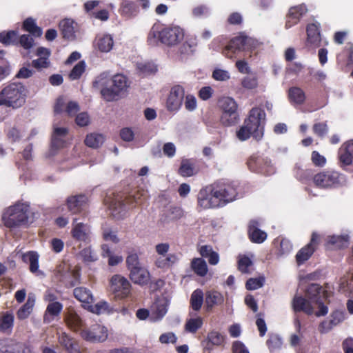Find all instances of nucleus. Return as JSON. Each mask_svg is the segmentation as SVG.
Segmentation results:
<instances>
[{"mask_svg": "<svg viewBox=\"0 0 353 353\" xmlns=\"http://www.w3.org/2000/svg\"><path fill=\"white\" fill-rule=\"evenodd\" d=\"M236 195V189L229 184L216 188L206 187L198 194V205L203 209L221 207L233 201Z\"/></svg>", "mask_w": 353, "mask_h": 353, "instance_id": "1", "label": "nucleus"}, {"mask_svg": "<svg viewBox=\"0 0 353 353\" xmlns=\"http://www.w3.org/2000/svg\"><path fill=\"white\" fill-rule=\"evenodd\" d=\"M265 112L259 108H252L249 117L245 119L243 124L236 131V137L241 141L248 140L253 137L256 140H260L263 136L265 124Z\"/></svg>", "mask_w": 353, "mask_h": 353, "instance_id": "2", "label": "nucleus"}, {"mask_svg": "<svg viewBox=\"0 0 353 353\" xmlns=\"http://www.w3.org/2000/svg\"><path fill=\"white\" fill-rule=\"evenodd\" d=\"M108 80V74L102 73L93 82L94 87L102 88L101 94L103 99L108 101L117 99L121 94L125 92L130 86L127 77L121 74H117L112 77L111 80L112 88L104 87L107 85Z\"/></svg>", "mask_w": 353, "mask_h": 353, "instance_id": "3", "label": "nucleus"}, {"mask_svg": "<svg viewBox=\"0 0 353 353\" xmlns=\"http://www.w3.org/2000/svg\"><path fill=\"white\" fill-rule=\"evenodd\" d=\"M30 208L26 203H17L8 208L3 214L4 225L10 229L16 228L31 223Z\"/></svg>", "mask_w": 353, "mask_h": 353, "instance_id": "4", "label": "nucleus"}, {"mask_svg": "<svg viewBox=\"0 0 353 353\" xmlns=\"http://www.w3.org/2000/svg\"><path fill=\"white\" fill-rule=\"evenodd\" d=\"M26 88L21 83H10L0 91V106L17 109L26 102Z\"/></svg>", "mask_w": 353, "mask_h": 353, "instance_id": "5", "label": "nucleus"}, {"mask_svg": "<svg viewBox=\"0 0 353 353\" xmlns=\"http://www.w3.org/2000/svg\"><path fill=\"white\" fill-rule=\"evenodd\" d=\"M142 196H143V194L140 192H137L134 195H130L124 199L120 194H117L114 195L113 197L108 196L105 199V201L106 203H108L109 208L112 210V215L115 218L120 219L123 214L129 208L134 206V203L142 204Z\"/></svg>", "mask_w": 353, "mask_h": 353, "instance_id": "6", "label": "nucleus"}, {"mask_svg": "<svg viewBox=\"0 0 353 353\" xmlns=\"http://www.w3.org/2000/svg\"><path fill=\"white\" fill-rule=\"evenodd\" d=\"M218 105L221 110L220 121L224 125H234L239 119L238 105L231 97H225L219 100Z\"/></svg>", "mask_w": 353, "mask_h": 353, "instance_id": "7", "label": "nucleus"}, {"mask_svg": "<svg viewBox=\"0 0 353 353\" xmlns=\"http://www.w3.org/2000/svg\"><path fill=\"white\" fill-rule=\"evenodd\" d=\"M110 290L119 298L128 296L131 290V285L127 279L120 274H114L110 279Z\"/></svg>", "mask_w": 353, "mask_h": 353, "instance_id": "8", "label": "nucleus"}, {"mask_svg": "<svg viewBox=\"0 0 353 353\" xmlns=\"http://www.w3.org/2000/svg\"><path fill=\"white\" fill-rule=\"evenodd\" d=\"M340 174L337 172L327 170L321 172L314 176V183L320 188L336 187L340 183Z\"/></svg>", "mask_w": 353, "mask_h": 353, "instance_id": "9", "label": "nucleus"}, {"mask_svg": "<svg viewBox=\"0 0 353 353\" xmlns=\"http://www.w3.org/2000/svg\"><path fill=\"white\" fill-rule=\"evenodd\" d=\"M108 336V329L98 323H95L81 332V336L90 342H103L107 339Z\"/></svg>", "mask_w": 353, "mask_h": 353, "instance_id": "10", "label": "nucleus"}, {"mask_svg": "<svg viewBox=\"0 0 353 353\" xmlns=\"http://www.w3.org/2000/svg\"><path fill=\"white\" fill-rule=\"evenodd\" d=\"M185 97V91L182 86H173L166 101V108L169 112H177L181 107Z\"/></svg>", "mask_w": 353, "mask_h": 353, "instance_id": "11", "label": "nucleus"}, {"mask_svg": "<svg viewBox=\"0 0 353 353\" xmlns=\"http://www.w3.org/2000/svg\"><path fill=\"white\" fill-rule=\"evenodd\" d=\"M183 37V31L179 27H167L161 31L160 41L168 46H174L181 41Z\"/></svg>", "mask_w": 353, "mask_h": 353, "instance_id": "12", "label": "nucleus"}, {"mask_svg": "<svg viewBox=\"0 0 353 353\" xmlns=\"http://www.w3.org/2000/svg\"><path fill=\"white\" fill-rule=\"evenodd\" d=\"M250 39L245 36H239L232 39L230 43L223 50V54L228 58L232 59L234 54L238 52L247 49Z\"/></svg>", "mask_w": 353, "mask_h": 353, "instance_id": "13", "label": "nucleus"}, {"mask_svg": "<svg viewBox=\"0 0 353 353\" xmlns=\"http://www.w3.org/2000/svg\"><path fill=\"white\" fill-rule=\"evenodd\" d=\"M318 239L319 236L313 232L310 242L297 252L296 260L299 265L304 263L312 255L317 246Z\"/></svg>", "mask_w": 353, "mask_h": 353, "instance_id": "14", "label": "nucleus"}, {"mask_svg": "<svg viewBox=\"0 0 353 353\" xmlns=\"http://www.w3.org/2000/svg\"><path fill=\"white\" fill-rule=\"evenodd\" d=\"M77 221L76 218L72 221V236L77 241L86 242L90 237V227L88 225Z\"/></svg>", "mask_w": 353, "mask_h": 353, "instance_id": "15", "label": "nucleus"}, {"mask_svg": "<svg viewBox=\"0 0 353 353\" xmlns=\"http://www.w3.org/2000/svg\"><path fill=\"white\" fill-rule=\"evenodd\" d=\"M88 197L85 194H77L68 196L66 205L68 211L72 214L79 213L85 206Z\"/></svg>", "mask_w": 353, "mask_h": 353, "instance_id": "16", "label": "nucleus"}, {"mask_svg": "<svg viewBox=\"0 0 353 353\" xmlns=\"http://www.w3.org/2000/svg\"><path fill=\"white\" fill-rule=\"evenodd\" d=\"M320 24L317 22L310 23L307 26V46L315 48L321 43Z\"/></svg>", "mask_w": 353, "mask_h": 353, "instance_id": "17", "label": "nucleus"}, {"mask_svg": "<svg viewBox=\"0 0 353 353\" xmlns=\"http://www.w3.org/2000/svg\"><path fill=\"white\" fill-rule=\"evenodd\" d=\"M68 130L67 128L58 127L54 125L52 136V147L59 149L65 146L68 140Z\"/></svg>", "mask_w": 353, "mask_h": 353, "instance_id": "18", "label": "nucleus"}, {"mask_svg": "<svg viewBox=\"0 0 353 353\" xmlns=\"http://www.w3.org/2000/svg\"><path fill=\"white\" fill-rule=\"evenodd\" d=\"M168 305L169 302L165 298L157 299L151 307V319L154 321L161 319L167 313Z\"/></svg>", "mask_w": 353, "mask_h": 353, "instance_id": "19", "label": "nucleus"}, {"mask_svg": "<svg viewBox=\"0 0 353 353\" xmlns=\"http://www.w3.org/2000/svg\"><path fill=\"white\" fill-rule=\"evenodd\" d=\"M307 11V10L304 5L292 7L287 16L285 28L288 29L296 24L299 21L301 17L305 14Z\"/></svg>", "mask_w": 353, "mask_h": 353, "instance_id": "20", "label": "nucleus"}, {"mask_svg": "<svg viewBox=\"0 0 353 353\" xmlns=\"http://www.w3.org/2000/svg\"><path fill=\"white\" fill-rule=\"evenodd\" d=\"M340 162L344 165L353 163V140L344 143L339 150Z\"/></svg>", "mask_w": 353, "mask_h": 353, "instance_id": "21", "label": "nucleus"}, {"mask_svg": "<svg viewBox=\"0 0 353 353\" xmlns=\"http://www.w3.org/2000/svg\"><path fill=\"white\" fill-rule=\"evenodd\" d=\"M130 279L138 285H143L150 281V273L145 268L140 266L130 272Z\"/></svg>", "mask_w": 353, "mask_h": 353, "instance_id": "22", "label": "nucleus"}, {"mask_svg": "<svg viewBox=\"0 0 353 353\" xmlns=\"http://www.w3.org/2000/svg\"><path fill=\"white\" fill-rule=\"evenodd\" d=\"M179 258L176 254L170 253L164 256H157L155 265L160 269H169L178 263Z\"/></svg>", "mask_w": 353, "mask_h": 353, "instance_id": "23", "label": "nucleus"}, {"mask_svg": "<svg viewBox=\"0 0 353 353\" xmlns=\"http://www.w3.org/2000/svg\"><path fill=\"white\" fill-rule=\"evenodd\" d=\"M39 258L37 252L34 251L28 252L22 255L23 261L29 264V269L32 273L43 275V272L39 270Z\"/></svg>", "mask_w": 353, "mask_h": 353, "instance_id": "24", "label": "nucleus"}, {"mask_svg": "<svg viewBox=\"0 0 353 353\" xmlns=\"http://www.w3.org/2000/svg\"><path fill=\"white\" fill-rule=\"evenodd\" d=\"M223 295L215 290H210L205 293V303L208 310H211L216 305H221L224 303Z\"/></svg>", "mask_w": 353, "mask_h": 353, "instance_id": "25", "label": "nucleus"}, {"mask_svg": "<svg viewBox=\"0 0 353 353\" xmlns=\"http://www.w3.org/2000/svg\"><path fill=\"white\" fill-rule=\"evenodd\" d=\"M59 342L68 353H81L76 341L65 332L59 334Z\"/></svg>", "mask_w": 353, "mask_h": 353, "instance_id": "26", "label": "nucleus"}, {"mask_svg": "<svg viewBox=\"0 0 353 353\" xmlns=\"http://www.w3.org/2000/svg\"><path fill=\"white\" fill-rule=\"evenodd\" d=\"M292 307L295 312L303 311L307 314L314 312V308L309 301L302 296H295L292 301Z\"/></svg>", "mask_w": 353, "mask_h": 353, "instance_id": "27", "label": "nucleus"}, {"mask_svg": "<svg viewBox=\"0 0 353 353\" xmlns=\"http://www.w3.org/2000/svg\"><path fill=\"white\" fill-rule=\"evenodd\" d=\"M249 236L252 242L263 243L267 238L266 232L258 228V222L251 221L249 225Z\"/></svg>", "mask_w": 353, "mask_h": 353, "instance_id": "28", "label": "nucleus"}, {"mask_svg": "<svg viewBox=\"0 0 353 353\" xmlns=\"http://www.w3.org/2000/svg\"><path fill=\"white\" fill-rule=\"evenodd\" d=\"M270 165V161L261 157L252 156L248 161L249 168L254 172H267L265 168Z\"/></svg>", "mask_w": 353, "mask_h": 353, "instance_id": "29", "label": "nucleus"}, {"mask_svg": "<svg viewBox=\"0 0 353 353\" xmlns=\"http://www.w3.org/2000/svg\"><path fill=\"white\" fill-rule=\"evenodd\" d=\"M95 45L101 52H108L112 49L113 38L110 34L100 35L97 38Z\"/></svg>", "mask_w": 353, "mask_h": 353, "instance_id": "30", "label": "nucleus"}, {"mask_svg": "<svg viewBox=\"0 0 353 353\" xmlns=\"http://www.w3.org/2000/svg\"><path fill=\"white\" fill-rule=\"evenodd\" d=\"M65 321L68 326L74 331L79 330L83 326V321L77 313L73 310L68 312Z\"/></svg>", "mask_w": 353, "mask_h": 353, "instance_id": "31", "label": "nucleus"}, {"mask_svg": "<svg viewBox=\"0 0 353 353\" xmlns=\"http://www.w3.org/2000/svg\"><path fill=\"white\" fill-rule=\"evenodd\" d=\"M191 268L199 276H205L208 271L206 262L202 258H194L191 261Z\"/></svg>", "mask_w": 353, "mask_h": 353, "instance_id": "32", "label": "nucleus"}, {"mask_svg": "<svg viewBox=\"0 0 353 353\" xmlns=\"http://www.w3.org/2000/svg\"><path fill=\"white\" fill-rule=\"evenodd\" d=\"M288 97L290 102L301 105L305 100V94L304 91L299 87H292L289 89Z\"/></svg>", "mask_w": 353, "mask_h": 353, "instance_id": "33", "label": "nucleus"}, {"mask_svg": "<svg viewBox=\"0 0 353 353\" xmlns=\"http://www.w3.org/2000/svg\"><path fill=\"white\" fill-rule=\"evenodd\" d=\"M73 294L74 297L82 303H90L93 301V296L91 292L86 288H76L73 290Z\"/></svg>", "mask_w": 353, "mask_h": 353, "instance_id": "34", "label": "nucleus"}, {"mask_svg": "<svg viewBox=\"0 0 353 353\" xmlns=\"http://www.w3.org/2000/svg\"><path fill=\"white\" fill-rule=\"evenodd\" d=\"M35 299L29 296L26 303L17 312V316L19 319H26L29 316L34 305Z\"/></svg>", "mask_w": 353, "mask_h": 353, "instance_id": "35", "label": "nucleus"}, {"mask_svg": "<svg viewBox=\"0 0 353 353\" xmlns=\"http://www.w3.org/2000/svg\"><path fill=\"white\" fill-rule=\"evenodd\" d=\"M61 34L64 38L73 39L74 37V21L70 19H64L59 23Z\"/></svg>", "mask_w": 353, "mask_h": 353, "instance_id": "36", "label": "nucleus"}, {"mask_svg": "<svg viewBox=\"0 0 353 353\" xmlns=\"http://www.w3.org/2000/svg\"><path fill=\"white\" fill-rule=\"evenodd\" d=\"M14 316L11 313H4L0 316V330L5 333H10L13 327Z\"/></svg>", "mask_w": 353, "mask_h": 353, "instance_id": "37", "label": "nucleus"}, {"mask_svg": "<svg viewBox=\"0 0 353 353\" xmlns=\"http://www.w3.org/2000/svg\"><path fill=\"white\" fill-rule=\"evenodd\" d=\"M121 14L126 17H131L137 12V6L134 0H121Z\"/></svg>", "mask_w": 353, "mask_h": 353, "instance_id": "38", "label": "nucleus"}, {"mask_svg": "<svg viewBox=\"0 0 353 353\" xmlns=\"http://www.w3.org/2000/svg\"><path fill=\"white\" fill-rule=\"evenodd\" d=\"M179 173L183 176L194 175L196 173L194 162L190 159L182 160Z\"/></svg>", "mask_w": 353, "mask_h": 353, "instance_id": "39", "label": "nucleus"}, {"mask_svg": "<svg viewBox=\"0 0 353 353\" xmlns=\"http://www.w3.org/2000/svg\"><path fill=\"white\" fill-rule=\"evenodd\" d=\"M183 215V211L181 208L178 206H170L164 212L163 216L165 221H171L180 219Z\"/></svg>", "mask_w": 353, "mask_h": 353, "instance_id": "40", "label": "nucleus"}, {"mask_svg": "<svg viewBox=\"0 0 353 353\" xmlns=\"http://www.w3.org/2000/svg\"><path fill=\"white\" fill-rule=\"evenodd\" d=\"M203 303V293L200 289L195 290L191 294L190 305L195 311H199Z\"/></svg>", "mask_w": 353, "mask_h": 353, "instance_id": "41", "label": "nucleus"}, {"mask_svg": "<svg viewBox=\"0 0 353 353\" xmlns=\"http://www.w3.org/2000/svg\"><path fill=\"white\" fill-rule=\"evenodd\" d=\"M23 27L25 30L30 32L34 37H40L42 34V30L37 26L35 21L32 18L26 19Z\"/></svg>", "mask_w": 353, "mask_h": 353, "instance_id": "42", "label": "nucleus"}, {"mask_svg": "<svg viewBox=\"0 0 353 353\" xmlns=\"http://www.w3.org/2000/svg\"><path fill=\"white\" fill-rule=\"evenodd\" d=\"M102 236L104 241H111L114 244H117L120 241V239L117 236V231L111 227L103 226L102 228Z\"/></svg>", "mask_w": 353, "mask_h": 353, "instance_id": "43", "label": "nucleus"}, {"mask_svg": "<svg viewBox=\"0 0 353 353\" xmlns=\"http://www.w3.org/2000/svg\"><path fill=\"white\" fill-rule=\"evenodd\" d=\"M104 141V137L101 134H90L87 135L85 139V143L86 145L90 148H98Z\"/></svg>", "mask_w": 353, "mask_h": 353, "instance_id": "44", "label": "nucleus"}, {"mask_svg": "<svg viewBox=\"0 0 353 353\" xmlns=\"http://www.w3.org/2000/svg\"><path fill=\"white\" fill-rule=\"evenodd\" d=\"M18 41L17 32L14 30L0 33V42L4 45H12Z\"/></svg>", "mask_w": 353, "mask_h": 353, "instance_id": "45", "label": "nucleus"}, {"mask_svg": "<svg viewBox=\"0 0 353 353\" xmlns=\"http://www.w3.org/2000/svg\"><path fill=\"white\" fill-rule=\"evenodd\" d=\"M79 255L85 263L94 262L98 260L97 254L90 247L83 249Z\"/></svg>", "mask_w": 353, "mask_h": 353, "instance_id": "46", "label": "nucleus"}, {"mask_svg": "<svg viewBox=\"0 0 353 353\" xmlns=\"http://www.w3.org/2000/svg\"><path fill=\"white\" fill-rule=\"evenodd\" d=\"M322 288L321 287L316 283H312L309 285L307 290V297L313 301L319 302V298L318 297L321 293Z\"/></svg>", "mask_w": 353, "mask_h": 353, "instance_id": "47", "label": "nucleus"}, {"mask_svg": "<svg viewBox=\"0 0 353 353\" xmlns=\"http://www.w3.org/2000/svg\"><path fill=\"white\" fill-rule=\"evenodd\" d=\"M203 325L201 317L190 319L185 323V330L191 333L196 332Z\"/></svg>", "mask_w": 353, "mask_h": 353, "instance_id": "48", "label": "nucleus"}, {"mask_svg": "<svg viewBox=\"0 0 353 353\" xmlns=\"http://www.w3.org/2000/svg\"><path fill=\"white\" fill-rule=\"evenodd\" d=\"M85 69V64L83 61H79L72 70L69 74L71 80H76L80 78L81 74L84 72Z\"/></svg>", "mask_w": 353, "mask_h": 353, "instance_id": "49", "label": "nucleus"}, {"mask_svg": "<svg viewBox=\"0 0 353 353\" xmlns=\"http://www.w3.org/2000/svg\"><path fill=\"white\" fill-rule=\"evenodd\" d=\"M126 264L130 272L141 266L137 253H130L126 257Z\"/></svg>", "mask_w": 353, "mask_h": 353, "instance_id": "50", "label": "nucleus"}, {"mask_svg": "<svg viewBox=\"0 0 353 353\" xmlns=\"http://www.w3.org/2000/svg\"><path fill=\"white\" fill-rule=\"evenodd\" d=\"M267 345L271 352H273L281 348L282 345L281 339L277 335H271L266 342Z\"/></svg>", "mask_w": 353, "mask_h": 353, "instance_id": "51", "label": "nucleus"}, {"mask_svg": "<svg viewBox=\"0 0 353 353\" xmlns=\"http://www.w3.org/2000/svg\"><path fill=\"white\" fill-rule=\"evenodd\" d=\"M264 281L265 279L263 277L250 278L246 282V289L248 290H257L263 285Z\"/></svg>", "mask_w": 353, "mask_h": 353, "instance_id": "52", "label": "nucleus"}, {"mask_svg": "<svg viewBox=\"0 0 353 353\" xmlns=\"http://www.w3.org/2000/svg\"><path fill=\"white\" fill-rule=\"evenodd\" d=\"M90 310L92 313L100 314L108 312L110 310V306L108 302L105 301H101L93 305H90Z\"/></svg>", "mask_w": 353, "mask_h": 353, "instance_id": "53", "label": "nucleus"}, {"mask_svg": "<svg viewBox=\"0 0 353 353\" xmlns=\"http://www.w3.org/2000/svg\"><path fill=\"white\" fill-rule=\"evenodd\" d=\"M210 343L214 345H221L224 342V336L216 331H212L208 335Z\"/></svg>", "mask_w": 353, "mask_h": 353, "instance_id": "54", "label": "nucleus"}, {"mask_svg": "<svg viewBox=\"0 0 353 353\" xmlns=\"http://www.w3.org/2000/svg\"><path fill=\"white\" fill-rule=\"evenodd\" d=\"M19 43L26 50H29L34 46L32 37L30 34H23L19 39Z\"/></svg>", "mask_w": 353, "mask_h": 353, "instance_id": "55", "label": "nucleus"}, {"mask_svg": "<svg viewBox=\"0 0 353 353\" xmlns=\"http://www.w3.org/2000/svg\"><path fill=\"white\" fill-rule=\"evenodd\" d=\"M160 34L161 31H159L157 27L154 26H152L148 36V42L149 44L151 46L157 44L158 41H160Z\"/></svg>", "mask_w": 353, "mask_h": 353, "instance_id": "56", "label": "nucleus"}, {"mask_svg": "<svg viewBox=\"0 0 353 353\" xmlns=\"http://www.w3.org/2000/svg\"><path fill=\"white\" fill-rule=\"evenodd\" d=\"M292 250V245L291 242L285 239L281 241L280 246L278 251L279 256H284L289 254Z\"/></svg>", "mask_w": 353, "mask_h": 353, "instance_id": "57", "label": "nucleus"}, {"mask_svg": "<svg viewBox=\"0 0 353 353\" xmlns=\"http://www.w3.org/2000/svg\"><path fill=\"white\" fill-rule=\"evenodd\" d=\"M6 136L12 142L19 141L21 137L20 130L15 126L10 127L6 130Z\"/></svg>", "mask_w": 353, "mask_h": 353, "instance_id": "58", "label": "nucleus"}, {"mask_svg": "<svg viewBox=\"0 0 353 353\" xmlns=\"http://www.w3.org/2000/svg\"><path fill=\"white\" fill-rule=\"evenodd\" d=\"M63 308V305L59 302H53L50 303L46 309V312L52 316H57L60 314Z\"/></svg>", "mask_w": 353, "mask_h": 353, "instance_id": "59", "label": "nucleus"}, {"mask_svg": "<svg viewBox=\"0 0 353 353\" xmlns=\"http://www.w3.org/2000/svg\"><path fill=\"white\" fill-rule=\"evenodd\" d=\"M311 160L313 164L318 167H323L326 163L325 157L321 155L317 151L312 152Z\"/></svg>", "mask_w": 353, "mask_h": 353, "instance_id": "60", "label": "nucleus"}, {"mask_svg": "<svg viewBox=\"0 0 353 353\" xmlns=\"http://www.w3.org/2000/svg\"><path fill=\"white\" fill-rule=\"evenodd\" d=\"M212 77L214 79L222 81H227L230 77L228 71L221 69L214 70L212 73Z\"/></svg>", "mask_w": 353, "mask_h": 353, "instance_id": "61", "label": "nucleus"}, {"mask_svg": "<svg viewBox=\"0 0 353 353\" xmlns=\"http://www.w3.org/2000/svg\"><path fill=\"white\" fill-rule=\"evenodd\" d=\"M252 262L248 256H243L239 260V270L243 273L248 272V268L252 265Z\"/></svg>", "mask_w": 353, "mask_h": 353, "instance_id": "62", "label": "nucleus"}, {"mask_svg": "<svg viewBox=\"0 0 353 353\" xmlns=\"http://www.w3.org/2000/svg\"><path fill=\"white\" fill-rule=\"evenodd\" d=\"M195 51V45L191 44L189 42H185L179 48V52L181 55H191Z\"/></svg>", "mask_w": 353, "mask_h": 353, "instance_id": "63", "label": "nucleus"}, {"mask_svg": "<svg viewBox=\"0 0 353 353\" xmlns=\"http://www.w3.org/2000/svg\"><path fill=\"white\" fill-rule=\"evenodd\" d=\"M76 123L80 127H84L89 124L90 117L86 112H81L76 117Z\"/></svg>", "mask_w": 353, "mask_h": 353, "instance_id": "64", "label": "nucleus"}]
</instances>
